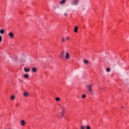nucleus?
<instances>
[{
  "label": "nucleus",
  "instance_id": "nucleus-2",
  "mask_svg": "<svg viewBox=\"0 0 129 129\" xmlns=\"http://www.w3.org/2000/svg\"><path fill=\"white\" fill-rule=\"evenodd\" d=\"M61 112L56 115V117H57V118H61V117L63 116V114L66 111V108L64 107L61 106Z\"/></svg>",
  "mask_w": 129,
  "mask_h": 129
},
{
  "label": "nucleus",
  "instance_id": "nucleus-14",
  "mask_svg": "<svg viewBox=\"0 0 129 129\" xmlns=\"http://www.w3.org/2000/svg\"><path fill=\"white\" fill-rule=\"evenodd\" d=\"M24 76L25 78H26V79H28L29 77V76L28 74H25V75H24Z\"/></svg>",
  "mask_w": 129,
  "mask_h": 129
},
{
  "label": "nucleus",
  "instance_id": "nucleus-7",
  "mask_svg": "<svg viewBox=\"0 0 129 129\" xmlns=\"http://www.w3.org/2000/svg\"><path fill=\"white\" fill-rule=\"evenodd\" d=\"M23 95L25 97H27L29 96V93L27 92H25L24 93Z\"/></svg>",
  "mask_w": 129,
  "mask_h": 129
},
{
  "label": "nucleus",
  "instance_id": "nucleus-16",
  "mask_svg": "<svg viewBox=\"0 0 129 129\" xmlns=\"http://www.w3.org/2000/svg\"><path fill=\"white\" fill-rule=\"evenodd\" d=\"M60 98H59V97L55 98V101H60Z\"/></svg>",
  "mask_w": 129,
  "mask_h": 129
},
{
  "label": "nucleus",
  "instance_id": "nucleus-3",
  "mask_svg": "<svg viewBox=\"0 0 129 129\" xmlns=\"http://www.w3.org/2000/svg\"><path fill=\"white\" fill-rule=\"evenodd\" d=\"M79 1L78 0H73L72 1V3H71V4L73 6H77L79 4Z\"/></svg>",
  "mask_w": 129,
  "mask_h": 129
},
{
  "label": "nucleus",
  "instance_id": "nucleus-27",
  "mask_svg": "<svg viewBox=\"0 0 129 129\" xmlns=\"http://www.w3.org/2000/svg\"><path fill=\"white\" fill-rule=\"evenodd\" d=\"M54 9H56V7H54Z\"/></svg>",
  "mask_w": 129,
  "mask_h": 129
},
{
  "label": "nucleus",
  "instance_id": "nucleus-4",
  "mask_svg": "<svg viewBox=\"0 0 129 129\" xmlns=\"http://www.w3.org/2000/svg\"><path fill=\"white\" fill-rule=\"evenodd\" d=\"M8 36H10L11 38H13L14 37V34H13V33L12 32H10L8 34Z\"/></svg>",
  "mask_w": 129,
  "mask_h": 129
},
{
  "label": "nucleus",
  "instance_id": "nucleus-15",
  "mask_svg": "<svg viewBox=\"0 0 129 129\" xmlns=\"http://www.w3.org/2000/svg\"><path fill=\"white\" fill-rule=\"evenodd\" d=\"M84 63H85V64H87L89 63L88 60L85 59V60H84Z\"/></svg>",
  "mask_w": 129,
  "mask_h": 129
},
{
  "label": "nucleus",
  "instance_id": "nucleus-13",
  "mask_svg": "<svg viewBox=\"0 0 129 129\" xmlns=\"http://www.w3.org/2000/svg\"><path fill=\"white\" fill-rule=\"evenodd\" d=\"M5 31L3 29H2V30H0V33L1 34H4L5 33Z\"/></svg>",
  "mask_w": 129,
  "mask_h": 129
},
{
  "label": "nucleus",
  "instance_id": "nucleus-18",
  "mask_svg": "<svg viewBox=\"0 0 129 129\" xmlns=\"http://www.w3.org/2000/svg\"><path fill=\"white\" fill-rule=\"evenodd\" d=\"M80 129H85V126L84 125L81 126V127H80Z\"/></svg>",
  "mask_w": 129,
  "mask_h": 129
},
{
  "label": "nucleus",
  "instance_id": "nucleus-1",
  "mask_svg": "<svg viewBox=\"0 0 129 129\" xmlns=\"http://www.w3.org/2000/svg\"><path fill=\"white\" fill-rule=\"evenodd\" d=\"M92 85L93 84H89L87 85V89L88 90V92H89V94H90L91 95H94L92 90Z\"/></svg>",
  "mask_w": 129,
  "mask_h": 129
},
{
  "label": "nucleus",
  "instance_id": "nucleus-21",
  "mask_svg": "<svg viewBox=\"0 0 129 129\" xmlns=\"http://www.w3.org/2000/svg\"><path fill=\"white\" fill-rule=\"evenodd\" d=\"M86 97V95H85V94H84V95H83V96H82V98H85Z\"/></svg>",
  "mask_w": 129,
  "mask_h": 129
},
{
  "label": "nucleus",
  "instance_id": "nucleus-17",
  "mask_svg": "<svg viewBox=\"0 0 129 129\" xmlns=\"http://www.w3.org/2000/svg\"><path fill=\"white\" fill-rule=\"evenodd\" d=\"M32 72L35 73L36 72V69L35 68H34L32 70Z\"/></svg>",
  "mask_w": 129,
  "mask_h": 129
},
{
  "label": "nucleus",
  "instance_id": "nucleus-10",
  "mask_svg": "<svg viewBox=\"0 0 129 129\" xmlns=\"http://www.w3.org/2000/svg\"><path fill=\"white\" fill-rule=\"evenodd\" d=\"M66 2V0H61V1L59 2V4H60V5H63V4H64Z\"/></svg>",
  "mask_w": 129,
  "mask_h": 129
},
{
  "label": "nucleus",
  "instance_id": "nucleus-9",
  "mask_svg": "<svg viewBox=\"0 0 129 129\" xmlns=\"http://www.w3.org/2000/svg\"><path fill=\"white\" fill-rule=\"evenodd\" d=\"M24 70L26 72H29L30 71V68H25Z\"/></svg>",
  "mask_w": 129,
  "mask_h": 129
},
{
  "label": "nucleus",
  "instance_id": "nucleus-25",
  "mask_svg": "<svg viewBox=\"0 0 129 129\" xmlns=\"http://www.w3.org/2000/svg\"><path fill=\"white\" fill-rule=\"evenodd\" d=\"M70 38L69 37H67V40H69Z\"/></svg>",
  "mask_w": 129,
  "mask_h": 129
},
{
  "label": "nucleus",
  "instance_id": "nucleus-8",
  "mask_svg": "<svg viewBox=\"0 0 129 129\" xmlns=\"http://www.w3.org/2000/svg\"><path fill=\"white\" fill-rule=\"evenodd\" d=\"M21 124L23 126L25 125V121L24 120H22L21 122H20Z\"/></svg>",
  "mask_w": 129,
  "mask_h": 129
},
{
  "label": "nucleus",
  "instance_id": "nucleus-23",
  "mask_svg": "<svg viewBox=\"0 0 129 129\" xmlns=\"http://www.w3.org/2000/svg\"><path fill=\"white\" fill-rule=\"evenodd\" d=\"M62 40L63 42H64L66 41L65 39H64V37H62Z\"/></svg>",
  "mask_w": 129,
  "mask_h": 129
},
{
  "label": "nucleus",
  "instance_id": "nucleus-12",
  "mask_svg": "<svg viewBox=\"0 0 129 129\" xmlns=\"http://www.w3.org/2000/svg\"><path fill=\"white\" fill-rule=\"evenodd\" d=\"M16 97L15 95H13V96H12L11 97V99L12 100V101H14V99H15Z\"/></svg>",
  "mask_w": 129,
  "mask_h": 129
},
{
  "label": "nucleus",
  "instance_id": "nucleus-11",
  "mask_svg": "<svg viewBox=\"0 0 129 129\" xmlns=\"http://www.w3.org/2000/svg\"><path fill=\"white\" fill-rule=\"evenodd\" d=\"M78 30V27L76 26V27H75V30H74V32L77 33Z\"/></svg>",
  "mask_w": 129,
  "mask_h": 129
},
{
  "label": "nucleus",
  "instance_id": "nucleus-5",
  "mask_svg": "<svg viewBox=\"0 0 129 129\" xmlns=\"http://www.w3.org/2000/svg\"><path fill=\"white\" fill-rule=\"evenodd\" d=\"M66 59H69L70 58V54L68 52L66 53Z\"/></svg>",
  "mask_w": 129,
  "mask_h": 129
},
{
  "label": "nucleus",
  "instance_id": "nucleus-26",
  "mask_svg": "<svg viewBox=\"0 0 129 129\" xmlns=\"http://www.w3.org/2000/svg\"><path fill=\"white\" fill-rule=\"evenodd\" d=\"M121 108H124V107H123V106H122Z\"/></svg>",
  "mask_w": 129,
  "mask_h": 129
},
{
  "label": "nucleus",
  "instance_id": "nucleus-6",
  "mask_svg": "<svg viewBox=\"0 0 129 129\" xmlns=\"http://www.w3.org/2000/svg\"><path fill=\"white\" fill-rule=\"evenodd\" d=\"M64 57V51L61 52V53H60V54L59 55V57H60V58H63Z\"/></svg>",
  "mask_w": 129,
  "mask_h": 129
},
{
  "label": "nucleus",
  "instance_id": "nucleus-22",
  "mask_svg": "<svg viewBox=\"0 0 129 129\" xmlns=\"http://www.w3.org/2000/svg\"><path fill=\"white\" fill-rule=\"evenodd\" d=\"M106 71H107V72H110V69L109 68H108V69H107V70H106Z\"/></svg>",
  "mask_w": 129,
  "mask_h": 129
},
{
  "label": "nucleus",
  "instance_id": "nucleus-24",
  "mask_svg": "<svg viewBox=\"0 0 129 129\" xmlns=\"http://www.w3.org/2000/svg\"><path fill=\"white\" fill-rule=\"evenodd\" d=\"M63 16H64V17H67L68 16V14L67 13H64V14H63Z\"/></svg>",
  "mask_w": 129,
  "mask_h": 129
},
{
  "label": "nucleus",
  "instance_id": "nucleus-19",
  "mask_svg": "<svg viewBox=\"0 0 129 129\" xmlns=\"http://www.w3.org/2000/svg\"><path fill=\"white\" fill-rule=\"evenodd\" d=\"M86 129H91V127L90 125H87V126H86Z\"/></svg>",
  "mask_w": 129,
  "mask_h": 129
},
{
  "label": "nucleus",
  "instance_id": "nucleus-20",
  "mask_svg": "<svg viewBox=\"0 0 129 129\" xmlns=\"http://www.w3.org/2000/svg\"><path fill=\"white\" fill-rule=\"evenodd\" d=\"M2 40H3V37L2 36L0 35V43L2 42Z\"/></svg>",
  "mask_w": 129,
  "mask_h": 129
}]
</instances>
